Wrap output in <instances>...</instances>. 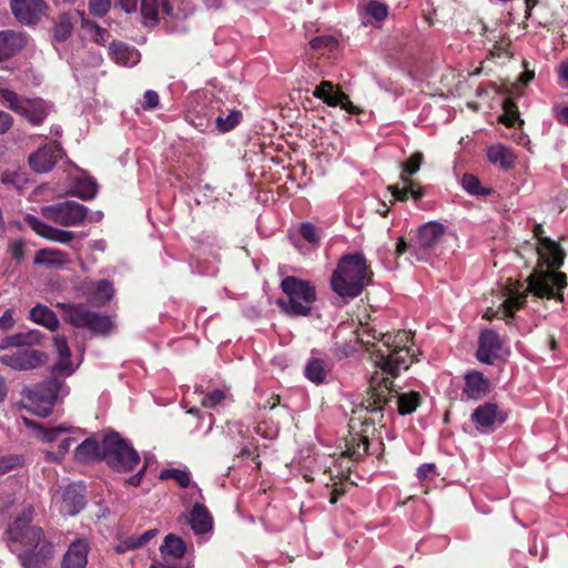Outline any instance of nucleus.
I'll use <instances>...</instances> for the list:
<instances>
[{"instance_id": "obj_9", "label": "nucleus", "mask_w": 568, "mask_h": 568, "mask_svg": "<svg viewBox=\"0 0 568 568\" xmlns=\"http://www.w3.org/2000/svg\"><path fill=\"white\" fill-rule=\"evenodd\" d=\"M0 100L33 125L41 124L51 111V105L45 101L41 99H21L16 92L8 89L0 90Z\"/></svg>"}, {"instance_id": "obj_13", "label": "nucleus", "mask_w": 568, "mask_h": 568, "mask_svg": "<svg viewBox=\"0 0 568 568\" xmlns=\"http://www.w3.org/2000/svg\"><path fill=\"white\" fill-rule=\"evenodd\" d=\"M507 418V412L501 410L497 404L486 402L475 408L470 415L471 422L481 433H491L496 427L503 425Z\"/></svg>"}, {"instance_id": "obj_44", "label": "nucleus", "mask_w": 568, "mask_h": 568, "mask_svg": "<svg viewBox=\"0 0 568 568\" xmlns=\"http://www.w3.org/2000/svg\"><path fill=\"white\" fill-rule=\"evenodd\" d=\"M160 477L162 479L172 478V479L176 480V483L181 487H187L191 483L190 474L187 471L176 469V468L162 470Z\"/></svg>"}, {"instance_id": "obj_6", "label": "nucleus", "mask_w": 568, "mask_h": 568, "mask_svg": "<svg viewBox=\"0 0 568 568\" xmlns=\"http://www.w3.org/2000/svg\"><path fill=\"white\" fill-rule=\"evenodd\" d=\"M282 290L287 298L277 301L281 311L290 316L307 315L316 300L315 287L310 282L287 276L282 281Z\"/></svg>"}, {"instance_id": "obj_24", "label": "nucleus", "mask_w": 568, "mask_h": 568, "mask_svg": "<svg viewBox=\"0 0 568 568\" xmlns=\"http://www.w3.org/2000/svg\"><path fill=\"white\" fill-rule=\"evenodd\" d=\"M172 10L173 0H141L144 23L155 24L161 16H169Z\"/></svg>"}, {"instance_id": "obj_47", "label": "nucleus", "mask_w": 568, "mask_h": 568, "mask_svg": "<svg viewBox=\"0 0 568 568\" xmlns=\"http://www.w3.org/2000/svg\"><path fill=\"white\" fill-rule=\"evenodd\" d=\"M19 559L21 565L24 568H40L41 567V559L39 557V554H33L32 551L26 550L24 554L19 555Z\"/></svg>"}, {"instance_id": "obj_41", "label": "nucleus", "mask_w": 568, "mask_h": 568, "mask_svg": "<svg viewBox=\"0 0 568 568\" xmlns=\"http://www.w3.org/2000/svg\"><path fill=\"white\" fill-rule=\"evenodd\" d=\"M462 184L473 195H489L491 193V189L483 187L478 178L474 174H464Z\"/></svg>"}, {"instance_id": "obj_17", "label": "nucleus", "mask_w": 568, "mask_h": 568, "mask_svg": "<svg viewBox=\"0 0 568 568\" xmlns=\"http://www.w3.org/2000/svg\"><path fill=\"white\" fill-rule=\"evenodd\" d=\"M62 156V149L57 143L45 144L30 154L29 164L38 173L49 172Z\"/></svg>"}, {"instance_id": "obj_30", "label": "nucleus", "mask_w": 568, "mask_h": 568, "mask_svg": "<svg viewBox=\"0 0 568 568\" xmlns=\"http://www.w3.org/2000/svg\"><path fill=\"white\" fill-rule=\"evenodd\" d=\"M396 394L397 413L399 415H412L420 406L423 398L419 392H396L393 387V395Z\"/></svg>"}, {"instance_id": "obj_29", "label": "nucleus", "mask_w": 568, "mask_h": 568, "mask_svg": "<svg viewBox=\"0 0 568 568\" xmlns=\"http://www.w3.org/2000/svg\"><path fill=\"white\" fill-rule=\"evenodd\" d=\"M83 286L85 288V293L90 294L91 300L98 305L105 304L114 294L112 284L106 280L85 282L83 283Z\"/></svg>"}, {"instance_id": "obj_15", "label": "nucleus", "mask_w": 568, "mask_h": 568, "mask_svg": "<svg viewBox=\"0 0 568 568\" xmlns=\"http://www.w3.org/2000/svg\"><path fill=\"white\" fill-rule=\"evenodd\" d=\"M10 8L16 19L22 24H34L43 14V0H11Z\"/></svg>"}, {"instance_id": "obj_39", "label": "nucleus", "mask_w": 568, "mask_h": 568, "mask_svg": "<svg viewBox=\"0 0 568 568\" xmlns=\"http://www.w3.org/2000/svg\"><path fill=\"white\" fill-rule=\"evenodd\" d=\"M98 184L91 178L79 179L74 185V195L82 200H91L95 196Z\"/></svg>"}, {"instance_id": "obj_8", "label": "nucleus", "mask_w": 568, "mask_h": 568, "mask_svg": "<svg viewBox=\"0 0 568 568\" xmlns=\"http://www.w3.org/2000/svg\"><path fill=\"white\" fill-rule=\"evenodd\" d=\"M32 510L26 509L21 517L17 518L8 528V546L11 551L19 550L18 544L26 547V550L33 551L42 539V529L31 526Z\"/></svg>"}, {"instance_id": "obj_28", "label": "nucleus", "mask_w": 568, "mask_h": 568, "mask_svg": "<svg viewBox=\"0 0 568 568\" xmlns=\"http://www.w3.org/2000/svg\"><path fill=\"white\" fill-rule=\"evenodd\" d=\"M111 59L121 65H134L140 60L138 50L122 42H112L109 48Z\"/></svg>"}, {"instance_id": "obj_33", "label": "nucleus", "mask_w": 568, "mask_h": 568, "mask_svg": "<svg viewBox=\"0 0 568 568\" xmlns=\"http://www.w3.org/2000/svg\"><path fill=\"white\" fill-rule=\"evenodd\" d=\"M488 161L499 165L501 169H511L515 164V154L509 148L503 146V144H494L488 148Z\"/></svg>"}, {"instance_id": "obj_37", "label": "nucleus", "mask_w": 568, "mask_h": 568, "mask_svg": "<svg viewBox=\"0 0 568 568\" xmlns=\"http://www.w3.org/2000/svg\"><path fill=\"white\" fill-rule=\"evenodd\" d=\"M33 262L37 265H48V266L63 265V264L68 263V256L65 253L58 251V250L42 248L37 252V255L34 257Z\"/></svg>"}, {"instance_id": "obj_22", "label": "nucleus", "mask_w": 568, "mask_h": 568, "mask_svg": "<svg viewBox=\"0 0 568 568\" xmlns=\"http://www.w3.org/2000/svg\"><path fill=\"white\" fill-rule=\"evenodd\" d=\"M490 392V381L483 372L473 371L465 375L463 394L471 399H480Z\"/></svg>"}, {"instance_id": "obj_36", "label": "nucleus", "mask_w": 568, "mask_h": 568, "mask_svg": "<svg viewBox=\"0 0 568 568\" xmlns=\"http://www.w3.org/2000/svg\"><path fill=\"white\" fill-rule=\"evenodd\" d=\"M42 334L38 329H31L27 333H19L12 336H9L2 341L1 348H7L10 346H31L39 344L41 341Z\"/></svg>"}, {"instance_id": "obj_49", "label": "nucleus", "mask_w": 568, "mask_h": 568, "mask_svg": "<svg viewBox=\"0 0 568 568\" xmlns=\"http://www.w3.org/2000/svg\"><path fill=\"white\" fill-rule=\"evenodd\" d=\"M142 546L143 544L140 540V536L132 535L122 540L121 544H119L115 549L116 552L121 554L130 549L140 548Z\"/></svg>"}, {"instance_id": "obj_16", "label": "nucleus", "mask_w": 568, "mask_h": 568, "mask_svg": "<svg viewBox=\"0 0 568 568\" xmlns=\"http://www.w3.org/2000/svg\"><path fill=\"white\" fill-rule=\"evenodd\" d=\"M314 97L323 100L331 106L341 105L348 113L356 114L359 109L349 101L348 97L341 90H335L334 85L329 81H322L313 92Z\"/></svg>"}, {"instance_id": "obj_59", "label": "nucleus", "mask_w": 568, "mask_h": 568, "mask_svg": "<svg viewBox=\"0 0 568 568\" xmlns=\"http://www.w3.org/2000/svg\"><path fill=\"white\" fill-rule=\"evenodd\" d=\"M12 126V116L3 111H0V135L6 133Z\"/></svg>"}, {"instance_id": "obj_62", "label": "nucleus", "mask_w": 568, "mask_h": 568, "mask_svg": "<svg viewBox=\"0 0 568 568\" xmlns=\"http://www.w3.org/2000/svg\"><path fill=\"white\" fill-rule=\"evenodd\" d=\"M158 529H149L142 535H140V540L142 541L143 546L149 542L152 538H154L158 535Z\"/></svg>"}, {"instance_id": "obj_26", "label": "nucleus", "mask_w": 568, "mask_h": 568, "mask_svg": "<svg viewBox=\"0 0 568 568\" xmlns=\"http://www.w3.org/2000/svg\"><path fill=\"white\" fill-rule=\"evenodd\" d=\"M84 506V497L77 485H69L62 494L60 511L64 515H77Z\"/></svg>"}, {"instance_id": "obj_52", "label": "nucleus", "mask_w": 568, "mask_h": 568, "mask_svg": "<svg viewBox=\"0 0 568 568\" xmlns=\"http://www.w3.org/2000/svg\"><path fill=\"white\" fill-rule=\"evenodd\" d=\"M300 232L303 239L310 243H317L320 240L317 229L312 223H303Z\"/></svg>"}, {"instance_id": "obj_2", "label": "nucleus", "mask_w": 568, "mask_h": 568, "mask_svg": "<svg viewBox=\"0 0 568 568\" xmlns=\"http://www.w3.org/2000/svg\"><path fill=\"white\" fill-rule=\"evenodd\" d=\"M53 347L59 355V361L52 366V376L47 381L38 384L34 388L29 389L24 397V406L36 415L45 417L51 410L59 395L68 393L63 379L59 376L67 377L73 374L74 367L71 362V349L68 345L67 337L55 335L53 337Z\"/></svg>"}, {"instance_id": "obj_5", "label": "nucleus", "mask_w": 568, "mask_h": 568, "mask_svg": "<svg viewBox=\"0 0 568 568\" xmlns=\"http://www.w3.org/2000/svg\"><path fill=\"white\" fill-rule=\"evenodd\" d=\"M62 311L65 323L77 328H84L94 335L106 336L113 328V322L109 315L91 311L83 303H57Z\"/></svg>"}, {"instance_id": "obj_21", "label": "nucleus", "mask_w": 568, "mask_h": 568, "mask_svg": "<svg viewBox=\"0 0 568 568\" xmlns=\"http://www.w3.org/2000/svg\"><path fill=\"white\" fill-rule=\"evenodd\" d=\"M446 226L440 222H427L418 227L415 244L419 250H433L444 237Z\"/></svg>"}, {"instance_id": "obj_27", "label": "nucleus", "mask_w": 568, "mask_h": 568, "mask_svg": "<svg viewBox=\"0 0 568 568\" xmlns=\"http://www.w3.org/2000/svg\"><path fill=\"white\" fill-rule=\"evenodd\" d=\"M189 523L195 534H205L213 527V518L210 511L200 503L194 504L190 513Z\"/></svg>"}, {"instance_id": "obj_48", "label": "nucleus", "mask_w": 568, "mask_h": 568, "mask_svg": "<svg viewBox=\"0 0 568 568\" xmlns=\"http://www.w3.org/2000/svg\"><path fill=\"white\" fill-rule=\"evenodd\" d=\"M111 7V0H89V8L97 17L104 16Z\"/></svg>"}, {"instance_id": "obj_50", "label": "nucleus", "mask_w": 568, "mask_h": 568, "mask_svg": "<svg viewBox=\"0 0 568 568\" xmlns=\"http://www.w3.org/2000/svg\"><path fill=\"white\" fill-rule=\"evenodd\" d=\"M225 398L223 390L216 389L206 394L202 399V405L207 408H213Z\"/></svg>"}, {"instance_id": "obj_23", "label": "nucleus", "mask_w": 568, "mask_h": 568, "mask_svg": "<svg viewBox=\"0 0 568 568\" xmlns=\"http://www.w3.org/2000/svg\"><path fill=\"white\" fill-rule=\"evenodd\" d=\"M88 552L89 542L85 539L74 540L63 556L61 568H85Z\"/></svg>"}, {"instance_id": "obj_32", "label": "nucleus", "mask_w": 568, "mask_h": 568, "mask_svg": "<svg viewBox=\"0 0 568 568\" xmlns=\"http://www.w3.org/2000/svg\"><path fill=\"white\" fill-rule=\"evenodd\" d=\"M345 446L346 449L344 450L342 458H348L356 462L366 455L368 450V439L366 436L351 435V437L346 439Z\"/></svg>"}, {"instance_id": "obj_10", "label": "nucleus", "mask_w": 568, "mask_h": 568, "mask_svg": "<svg viewBox=\"0 0 568 568\" xmlns=\"http://www.w3.org/2000/svg\"><path fill=\"white\" fill-rule=\"evenodd\" d=\"M424 159L423 153H413L407 161L400 163V183L393 184V200H399V202H405L409 196L413 200L423 199L425 192L420 186L419 182L414 181L412 175L418 172L420 168V163Z\"/></svg>"}, {"instance_id": "obj_51", "label": "nucleus", "mask_w": 568, "mask_h": 568, "mask_svg": "<svg viewBox=\"0 0 568 568\" xmlns=\"http://www.w3.org/2000/svg\"><path fill=\"white\" fill-rule=\"evenodd\" d=\"M367 11L376 20H384L388 14L387 6L376 1H372L368 3Z\"/></svg>"}, {"instance_id": "obj_38", "label": "nucleus", "mask_w": 568, "mask_h": 568, "mask_svg": "<svg viewBox=\"0 0 568 568\" xmlns=\"http://www.w3.org/2000/svg\"><path fill=\"white\" fill-rule=\"evenodd\" d=\"M503 114L499 115V122L505 124L507 128H513L516 121H519L520 124H524V121L519 118V108L513 98H506L503 103Z\"/></svg>"}, {"instance_id": "obj_3", "label": "nucleus", "mask_w": 568, "mask_h": 568, "mask_svg": "<svg viewBox=\"0 0 568 568\" xmlns=\"http://www.w3.org/2000/svg\"><path fill=\"white\" fill-rule=\"evenodd\" d=\"M390 337L382 334L381 339L368 347L369 356L374 365L379 368L371 377V386L366 398V409L372 413H379L387 405L390 386L388 375L390 374Z\"/></svg>"}, {"instance_id": "obj_42", "label": "nucleus", "mask_w": 568, "mask_h": 568, "mask_svg": "<svg viewBox=\"0 0 568 568\" xmlns=\"http://www.w3.org/2000/svg\"><path fill=\"white\" fill-rule=\"evenodd\" d=\"M241 119L242 113L240 111L233 110L226 118L217 116L215 119V123L220 131L227 132L237 125Z\"/></svg>"}, {"instance_id": "obj_56", "label": "nucleus", "mask_w": 568, "mask_h": 568, "mask_svg": "<svg viewBox=\"0 0 568 568\" xmlns=\"http://www.w3.org/2000/svg\"><path fill=\"white\" fill-rule=\"evenodd\" d=\"M554 115L559 124L568 125V104L552 108Z\"/></svg>"}, {"instance_id": "obj_1", "label": "nucleus", "mask_w": 568, "mask_h": 568, "mask_svg": "<svg viewBox=\"0 0 568 568\" xmlns=\"http://www.w3.org/2000/svg\"><path fill=\"white\" fill-rule=\"evenodd\" d=\"M542 225H535L534 236L538 240V265L527 278V287L521 291L520 282H511L506 286V298L501 303L504 317H515V311L527 303L528 293L537 297L564 301V290L568 285L566 273L557 272L565 263L566 252L558 242L545 236Z\"/></svg>"}, {"instance_id": "obj_43", "label": "nucleus", "mask_w": 568, "mask_h": 568, "mask_svg": "<svg viewBox=\"0 0 568 568\" xmlns=\"http://www.w3.org/2000/svg\"><path fill=\"white\" fill-rule=\"evenodd\" d=\"M69 432L70 428L64 426H55L50 428L39 426L38 437L43 442L51 443L53 440H57L61 435L67 434Z\"/></svg>"}, {"instance_id": "obj_45", "label": "nucleus", "mask_w": 568, "mask_h": 568, "mask_svg": "<svg viewBox=\"0 0 568 568\" xmlns=\"http://www.w3.org/2000/svg\"><path fill=\"white\" fill-rule=\"evenodd\" d=\"M26 242L23 240H14L9 243V253L17 263H21L24 258Z\"/></svg>"}, {"instance_id": "obj_63", "label": "nucleus", "mask_w": 568, "mask_h": 568, "mask_svg": "<svg viewBox=\"0 0 568 568\" xmlns=\"http://www.w3.org/2000/svg\"><path fill=\"white\" fill-rule=\"evenodd\" d=\"M345 493V490L343 488H339V487H335L332 491H331V496H329V503L331 504H335L337 503L338 498Z\"/></svg>"}, {"instance_id": "obj_18", "label": "nucleus", "mask_w": 568, "mask_h": 568, "mask_svg": "<svg viewBox=\"0 0 568 568\" xmlns=\"http://www.w3.org/2000/svg\"><path fill=\"white\" fill-rule=\"evenodd\" d=\"M501 347L503 342L499 334L494 329H484L478 338L477 359L491 365L498 358Z\"/></svg>"}, {"instance_id": "obj_11", "label": "nucleus", "mask_w": 568, "mask_h": 568, "mask_svg": "<svg viewBox=\"0 0 568 568\" xmlns=\"http://www.w3.org/2000/svg\"><path fill=\"white\" fill-rule=\"evenodd\" d=\"M415 333L410 329H398L393 334V379L400 369H407L418 362L420 348L415 343Z\"/></svg>"}, {"instance_id": "obj_14", "label": "nucleus", "mask_w": 568, "mask_h": 568, "mask_svg": "<svg viewBox=\"0 0 568 568\" xmlns=\"http://www.w3.org/2000/svg\"><path fill=\"white\" fill-rule=\"evenodd\" d=\"M45 353L31 348H19L0 356V363L16 371L34 369L45 363Z\"/></svg>"}, {"instance_id": "obj_35", "label": "nucleus", "mask_w": 568, "mask_h": 568, "mask_svg": "<svg viewBox=\"0 0 568 568\" xmlns=\"http://www.w3.org/2000/svg\"><path fill=\"white\" fill-rule=\"evenodd\" d=\"M328 372V364L317 357H312L305 366V376L315 384L324 383Z\"/></svg>"}, {"instance_id": "obj_4", "label": "nucleus", "mask_w": 568, "mask_h": 568, "mask_svg": "<svg viewBox=\"0 0 568 568\" xmlns=\"http://www.w3.org/2000/svg\"><path fill=\"white\" fill-rule=\"evenodd\" d=\"M366 261L362 254L344 256L334 271L331 285L333 291L343 298L358 296L366 278Z\"/></svg>"}, {"instance_id": "obj_55", "label": "nucleus", "mask_w": 568, "mask_h": 568, "mask_svg": "<svg viewBox=\"0 0 568 568\" xmlns=\"http://www.w3.org/2000/svg\"><path fill=\"white\" fill-rule=\"evenodd\" d=\"M436 471L434 463H425L417 468V476L419 479H428Z\"/></svg>"}, {"instance_id": "obj_31", "label": "nucleus", "mask_w": 568, "mask_h": 568, "mask_svg": "<svg viewBox=\"0 0 568 568\" xmlns=\"http://www.w3.org/2000/svg\"><path fill=\"white\" fill-rule=\"evenodd\" d=\"M30 320L39 325L44 326L51 332L57 331L59 327V320L55 313L42 304H37L31 308Z\"/></svg>"}, {"instance_id": "obj_64", "label": "nucleus", "mask_w": 568, "mask_h": 568, "mask_svg": "<svg viewBox=\"0 0 568 568\" xmlns=\"http://www.w3.org/2000/svg\"><path fill=\"white\" fill-rule=\"evenodd\" d=\"M390 207L385 203V202H381L377 204L376 206V212L382 216V217H386L388 212H389Z\"/></svg>"}, {"instance_id": "obj_19", "label": "nucleus", "mask_w": 568, "mask_h": 568, "mask_svg": "<svg viewBox=\"0 0 568 568\" xmlns=\"http://www.w3.org/2000/svg\"><path fill=\"white\" fill-rule=\"evenodd\" d=\"M186 551L185 542L181 537L170 534L165 537L164 542L160 547V552L163 557L162 568H187L182 564H176L170 560L180 559Z\"/></svg>"}, {"instance_id": "obj_58", "label": "nucleus", "mask_w": 568, "mask_h": 568, "mask_svg": "<svg viewBox=\"0 0 568 568\" xmlns=\"http://www.w3.org/2000/svg\"><path fill=\"white\" fill-rule=\"evenodd\" d=\"M14 320L11 310H7L3 315L0 317V328L3 331H9L13 327Z\"/></svg>"}, {"instance_id": "obj_60", "label": "nucleus", "mask_w": 568, "mask_h": 568, "mask_svg": "<svg viewBox=\"0 0 568 568\" xmlns=\"http://www.w3.org/2000/svg\"><path fill=\"white\" fill-rule=\"evenodd\" d=\"M121 8L128 12H134L138 8L139 0H119Z\"/></svg>"}, {"instance_id": "obj_20", "label": "nucleus", "mask_w": 568, "mask_h": 568, "mask_svg": "<svg viewBox=\"0 0 568 568\" xmlns=\"http://www.w3.org/2000/svg\"><path fill=\"white\" fill-rule=\"evenodd\" d=\"M24 223L29 227H31L38 235L50 241L59 243H69L74 239L73 232L52 227L31 214L26 215Z\"/></svg>"}, {"instance_id": "obj_25", "label": "nucleus", "mask_w": 568, "mask_h": 568, "mask_svg": "<svg viewBox=\"0 0 568 568\" xmlns=\"http://www.w3.org/2000/svg\"><path fill=\"white\" fill-rule=\"evenodd\" d=\"M27 43L24 34L12 30L0 31V61L19 52Z\"/></svg>"}, {"instance_id": "obj_40", "label": "nucleus", "mask_w": 568, "mask_h": 568, "mask_svg": "<svg viewBox=\"0 0 568 568\" xmlns=\"http://www.w3.org/2000/svg\"><path fill=\"white\" fill-rule=\"evenodd\" d=\"M73 30V23L68 14H62L58 18V21L53 28V37L55 41L63 42L71 34Z\"/></svg>"}, {"instance_id": "obj_57", "label": "nucleus", "mask_w": 568, "mask_h": 568, "mask_svg": "<svg viewBox=\"0 0 568 568\" xmlns=\"http://www.w3.org/2000/svg\"><path fill=\"white\" fill-rule=\"evenodd\" d=\"M72 442L73 439L70 437L62 439L59 446V456H57L54 453H48V457L53 460H57L59 457L63 456L70 449Z\"/></svg>"}, {"instance_id": "obj_34", "label": "nucleus", "mask_w": 568, "mask_h": 568, "mask_svg": "<svg viewBox=\"0 0 568 568\" xmlns=\"http://www.w3.org/2000/svg\"><path fill=\"white\" fill-rule=\"evenodd\" d=\"M74 455L79 462L84 463L102 459V443L99 444L95 439L87 438L75 448Z\"/></svg>"}, {"instance_id": "obj_46", "label": "nucleus", "mask_w": 568, "mask_h": 568, "mask_svg": "<svg viewBox=\"0 0 568 568\" xmlns=\"http://www.w3.org/2000/svg\"><path fill=\"white\" fill-rule=\"evenodd\" d=\"M19 465H21V458L19 456L11 455L0 457V476L11 471Z\"/></svg>"}, {"instance_id": "obj_54", "label": "nucleus", "mask_w": 568, "mask_h": 568, "mask_svg": "<svg viewBox=\"0 0 568 568\" xmlns=\"http://www.w3.org/2000/svg\"><path fill=\"white\" fill-rule=\"evenodd\" d=\"M159 104V94L153 91V90H149L145 92L144 94V98H143V109H154L156 108Z\"/></svg>"}, {"instance_id": "obj_12", "label": "nucleus", "mask_w": 568, "mask_h": 568, "mask_svg": "<svg viewBox=\"0 0 568 568\" xmlns=\"http://www.w3.org/2000/svg\"><path fill=\"white\" fill-rule=\"evenodd\" d=\"M41 214L47 220L61 226H79L88 215V207L75 201H64L43 206Z\"/></svg>"}, {"instance_id": "obj_7", "label": "nucleus", "mask_w": 568, "mask_h": 568, "mask_svg": "<svg viewBox=\"0 0 568 568\" xmlns=\"http://www.w3.org/2000/svg\"><path fill=\"white\" fill-rule=\"evenodd\" d=\"M102 459L118 471H131L140 463L138 452L115 433L103 437Z\"/></svg>"}, {"instance_id": "obj_53", "label": "nucleus", "mask_w": 568, "mask_h": 568, "mask_svg": "<svg viewBox=\"0 0 568 568\" xmlns=\"http://www.w3.org/2000/svg\"><path fill=\"white\" fill-rule=\"evenodd\" d=\"M311 47L313 49H321V48H335L336 47V40L332 37L324 36V37H316L311 41Z\"/></svg>"}, {"instance_id": "obj_61", "label": "nucleus", "mask_w": 568, "mask_h": 568, "mask_svg": "<svg viewBox=\"0 0 568 568\" xmlns=\"http://www.w3.org/2000/svg\"><path fill=\"white\" fill-rule=\"evenodd\" d=\"M410 245L406 242L403 236H399V239L396 242L395 253L403 254L405 251L409 250Z\"/></svg>"}]
</instances>
